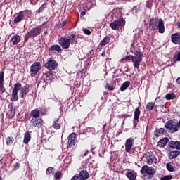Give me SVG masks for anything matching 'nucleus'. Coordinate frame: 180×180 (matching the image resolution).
Returning <instances> with one entry per match:
<instances>
[{
  "label": "nucleus",
  "instance_id": "16",
  "mask_svg": "<svg viewBox=\"0 0 180 180\" xmlns=\"http://www.w3.org/2000/svg\"><path fill=\"white\" fill-rule=\"evenodd\" d=\"M56 77L57 76L53 73V70H49L43 74V77L46 79V81H53L56 79Z\"/></svg>",
  "mask_w": 180,
  "mask_h": 180
},
{
  "label": "nucleus",
  "instance_id": "58",
  "mask_svg": "<svg viewBox=\"0 0 180 180\" xmlns=\"http://www.w3.org/2000/svg\"><path fill=\"white\" fill-rule=\"evenodd\" d=\"M29 1H30V4H33V1L34 0H28Z\"/></svg>",
  "mask_w": 180,
  "mask_h": 180
},
{
  "label": "nucleus",
  "instance_id": "29",
  "mask_svg": "<svg viewBox=\"0 0 180 180\" xmlns=\"http://www.w3.org/2000/svg\"><path fill=\"white\" fill-rule=\"evenodd\" d=\"M22 19H23V12L20 11L14 19V23H19V22H21Z\"/></svg>",
  "mask_w": 180,
  "mask_h": 180
},
{
  "label": "nucleus",
  "instance_id": "49",
  "mask_svg": "<svg viewBox=\"0 0 180 180\" xmlns=\"http://www.w3.org/2000/svg\"><path fill=\"white\" fill-rule=\"evenodd\" d=\"M84 34H87V36H89V34H91V30L86 29V28H83L82 29Z\"/></svg>",
  "mask_w": 180,
  "mask_h": 180
},
{
  "label": "nucleus",
  "instance_id": "4",
  "mask_svg": "<svg viewBox=\"0 0 180 180\" xmlns=\"http://www.w3.org/2000/svg\"><path fill=\"white\" fill-rule=\"evenodd\" d=\"M44 123V121L43 120V117L31 118L30 121V126L32 129H40V127H43Z\"/></svg>",
  "mask_w": 180,
  "mask_h": 180
},
{
  "label": "nucleus",
  "instance_id": "18",
  "mask_svg": "<svg viewBox=\"0 0 180 180\" xmlns=\"http://www.w3.org/2000/svg\"><path fill=\"white\" fill-rule=\"evenodd\" d=\"M168 146L172 150H180V141H170L168 143Z\"/></svg>",
  "mask_w": 180,
  "mask_h": 180
},
{
  "label": "nucleus",
  "instance_id": "34",
  "mask_svg": "<svg viewBox=\"0 0 180 180\" xmlns=\"http://www.w3.org/2000/svg\"><path fill=\"white\" fill-rule=\"evenodd\" d=\"M61 176H63V173L61 171H57L54 174V179L56 180L61 179Z\"/></svg>",
  "mask_w": 180,
  "mask_h": 180
},
{
  "label": "nucleus",
  "instance_id": "15",
  "mask_svg": "<svg viewBox=\"0 0 180 180\" xmlns=\"http://www.w3.org/2000/svg\"><path fill=\"white\" fill-rule=\"evenodd\" d=\"M40 33H41V28L34 27L27 32V36H30V37H36L39 36Z\"/></svg>",
  "mask_w": 180,
  "mask_h": 180
},
{
  "label": "nucleus",
  "instance_id": "33",
  "mask_svg": "<svg viewBox=\"0 0 180 180\" xmlns=\"http://www.w3.org/2000/svg\"><path fill=\"white\" fill-rule=\"evenodd\" d=\"M176 96L175 95L174 93H169V94L166 95L165 98L167 101H171V99H175Z\"/></svg>",
  "mask_w": 180,
  "mask_h": 180
},
{
  "label": "nucleus",
  "instance_id": "26",
  "mask_svg": "<svg viewBox=\"0 0 180 180\" xmlns=\"http://www.w3.org/2000/svg\"><path fill=\"white\" fill-rule=\"evenodd\" d=\"M129 86H130V82L126 81L122 84L121 87L120 88V91H121V92H123L126 91V89H127V88H129Z\"/></svg>",
  "mask_w": 180,
  "mask_h": 180
},
{
  "label": "nucleus",
  "instance_id": "7",
  "mask_svg": "<svg viewBox=\"0 0 180 180\" xmlns=\"http://www.w3.org/2000/svg\"><path fill=\"white\" fill-rule=\"evenodd\" d=\"M126 21L123 18H119L110 24V27L113 30H119V27L124 26Z\"/></svg>",
  "mask_w": 180,
  "mask_h": 180
},
{
  "label": "nucleus",
  "instance_id": "11",
  "mask_svg": "<svg viewBox=\"0 0 180 180\" xmlns=\"http://www.w3.org/2000/svg\"><path fill=\"white\" fill-rule=\"evenodd\" d=\"M78 141V135L75 132L71 133L68 136V146L74 147Z\"/></svg>",
  "mask_w": 180,
  "mask_h": 180
},
{
  "label": "nucleus",
  "instance_id": "59",
  "mask_svg": "<svg viewBox=\"0 0 180 180\" xmlns=\"http://www.w3.org/2000/svg\"><path fill=\"white\" fill-rule=\"evenodd\" d=\"M177 26H178V27H179V28H180V22H178Z\"/></svg>",
  "mask_w": 180,
  "mask_h": 180
},
{
  "label": "nucleus",
  "instance_id": "36",
  "mask_svg": "<svg viewBox=\"0 0 180 180\" xmlns=\"http://www.w3.org/2000/svg\"><path fill=\"white\" fill-rule=\"evenodd\" d=\"M174 61H180V51L175 52L174 56L173 58Z\"/></svg>",
  "mask_w": 180,
  "mask_h": 180
},
{
  "label": "nucleus",
  "instance_id": "35",
  "mask_svg": "<svg viewBox=\"0 0 180 180\" xmlns=\"http://www.w3.org/2000/svg\"><path fill=\"white\" fill-rule=\"evenodd\" d=\"M166 168L169 172H174V171H175V168L172 165L171 163H167Z\"/></svg>",
  "mask_w": 180,
  "mask_h": 180
},
{
  "label": "nucleus",
  "instance_id": "19",
  "mask_svg": "<svg viewBox=\"0 0 180 180\" xmlns=\"http://www.w3.org/2000/svg\"><path fill=\"white\" fill-rule=\"evenodd\" d=\"M40 115V110L37 108L31 110L30 112V116L32 117V119L41 117Z\"/></svg>",
  "mask_w": 180,
  "mask_h": 180
},
{
  "label": "nucleus",
  "instance_id": "50",
  "mask_svg": "<svg viewBox=\"0 0 180 180\" xmlns=\"http://www.w3.org/2000/svg\"><path fill=\"white\" fill-rule=\"evenodd\" d=\"M56 47V51H58V53H61L62 49L61 47H60V46H55Z\"/></svg>",
  "mask_w": 180,
  "mask_h": 180
},
{
  "label": "nucleus",
  "instance_id": "39",
  "mask_svg": "<svg viewBox=\"0 0 180 180\" xmlns=\"http://www.w3.org/2000/svg\"><path fill=\"white\" fill-rule=\"evenodd\" d=\"M105 89H108V91H115V86H113V84L107 83L105 85Z\"/></svg>",
  "mask_w": 180,
  "mask_h": 180
},
{
  "label": "nucleus",
  "instance_id": "20",
  "mask_svg": "<svg viewBox=\"0 0 180 180\" xmlns=\"http://www.w3.org/2000/svg\"><path fill=\"white\" fill-rule=\"evenodd\" d=\"M162 134H167V130L164 128L157 129L154 131V136L156 139H158L160 136H162Z\"/></svg>",
  "mask_w": 180,
  "mask_h": 180
},
{
  "label": "nucleus",
  "instance_id": "12",
  "mask_svg": "<svg viewBox=\"0 0 180 180\" xmlns=\"http://www.w3.org/2000/svg\"><path fill=\"white\" fill-rule=\"evenodd\" d=\"M146 162L148 164V165H151L153 162L154 164H157V159L155 158V156H154V153L153 152H149L146 154Z\"/></svg>",
  "mask_w": 180,
  "mask_h": 180
},
{
  "label": "nucleus",
  "instance_id": "2",
  "mask_svg": "<svg viewBox=\"0 0 180 180\" xmlns=\"http://www.w3.org/2000/svg\"><path fill=\"white\" fill-rule=\"evenodd\" d=\"M75 34H72L68 38H61L59 40V44L60 46H70V44H72V46H75L77 44L75 41Z\"/></svg>",
  "mask_w": 180,
  "mask_h": 180
},
{
  "label": "nucleus",
  "instance_id": "25",
  "mask_svg": "<svg viewBox=\"0 0 180 180\" xmlns=\"http://www.w3.org/2000/svg\"><path fill=\"white\" fill-rule=\"evenodd\" d=\"M172 41L174 44H179L180 42V35L178 34H174L172 35Z\"/></svg>",
  "mask_w": 180,
  "mask_h": 180
},
{
  "label": "nucleus",
  "instance_id": "62",
  "mask_svg": "<svg viewBox=\"0 0 180 180\" xmlns=\"http://www.w3.org/2000/svg\"><path fill=\"white\" fill-rule=\"evenodd\" d=\"M54 46H58V45H54Z\"/></svg>",
  "mask_w": 180,
  "mask_h": 180
},
{
  "label": "nucleus",
  "instance_id": "43",
  "mask_svg": "<svg viewBox=\"0 0 180 180\" xmlns=\"http://www.w3.org/2000/svg\"><path fill=\"white\" fill-rule=\"evenodd\" d=\"M53 171H54V167H48L46 170V175H50V174H53Z\"/></svg>",
  "mask_w": 180,
  "mask_h": 180
},
{
  "label": "nucleus",
  "instance_id": "17",
  "mask_svg": "<svg viewBox=\"0 0 180 180\" xmlns=\"http://www.w3.org/2000/svg\"><path fill=\"white\" fill-rule=\"evenodd\" d=\"M5 74L4 71L0 72V92L1 94H4L6 92V89L5 88V86H4V82H5V80L4 79V75Z\"/></svg>",
  "mask_w": 180,
  "mask_h": 180
},
{
  "label": "nucleus",
  "instance_id": "3",
  "mask_svg": "<svg viewBox=\"0 0 180 180\" xmlns=\"http://www.w3.org/2000/svg\"><path fill=\"white\" fill-rule=\"evenodd\" d=\"M134 55L132 58V63L134 68H140V63L143 60V53L140 51H135Z\"/></svg>",
  "mask_w": 180,
  "mask_h": 180
},
{
  "label": "nucleus",
  "instance_id": "13",
  "mask_svg": "<svg viewBox=\"0 0 180 180\" xmlns=\"http://www.w3.org/2000/svg\"><path fill=\"white\" fill-rule=\"evenodd\" d=\"M141 113V111L140 110V108H136L134 112V119H133V124H134V129H136L137 127V124H139V117H140V115Z\"/></svg>",
  "mask_w": 180,
  "mask_h": 180
},
{
  "label": "nucleus",
  "instance_id": "47",
  "mask_svg": "<svg viewBox=\"0 0 180 180\" xmlns=\"http://www.w3.org/2000/svg\"><path fill=\"white\" fill-rule=\"evenodd\" d=\"M172 179V175H167L161 178V180H171Z\"/></svg>",
  "mask_w": 180,
  "mask_h": 180
},
{
  "label": "nucleus",
  "instance_id": "30",
  "mask_svg": "<svg viewBox=\"0 0 180 180\" xmlns=\"http://www.w3.org/2000/svg\"><path fill=\"white\" fill-rule=\"evenodd\" d=\"M11 41L13 42V44H18V43L20 42V36L15 35L12 37Z\"/></svg>",
  "mask_w": 180,
  "mask_h": 180
},
{
  "label": "nucleus",
  "instance_id": "41",
  "mask_svg": "<svg viewBox=\"0 0 180 180\" xmlns=\"http://www.w3.org/2000/svg\"><path fill=\"white\" fill-rule=\"evenodd\" d=\"M139 39H137V35L135 34L133 40V43L131 44V46H137L139 45Z\"/></svg>",
  "mask_w": 180,
  "mask_h": 180
},
{
  "label": "nucleus",
  "instance_id": "40",
  "mask_svg": "<svg viewBox=\"0 0 180 180\" xmlns=\"http://www.w3.org/2000/svg\"><path fill=\"white\" fill-rule=\"evenodd\" d=\"M146 174L148 175H154V174H155V170L153 169V167H148Z\"/></svg>",
  "mask_w": 180,
  "mask_h": 180
},
{
  "label": "nucleus",
  "instance_id": "61",
  "mask_svg": "<svg viewBox=\"0 0 180 180\" xmlns=\"http://www.w3.org/2000/svg\"><path fill=\"white\" fill-rule=\"evenodd\" d=\"M139 106H141V103H139Z\"/></svg>",
  "mask_w": 180,
  "mask_h": 180
},
{
  "label": "nucleus",
  "instance_id": "1",
  "mask_svg": "<svg viewBox=\"0 0 180 180\" xmlns=\"http://www.w3.org/2000/svg\"><path fill=\"white\" fill-rule=\"evenodd\" d=\"M150 30H159V33H164L165 32V27L164 26V21L162 19H151L149 24Z\"/></svg>",
  "mask_w": 180,
  "mask_h": 180
},
{
  "label": "nucleus",
  "instance_id": "56",
  "mask_svg": "<svg viewBox=\"0 0 180 180\" xmlns=\"http://www.w3.org/2000/svg\"><path fill=\"white\" fill-rule=\"evenodd\" d=\"M63 49H68L70 46H62Z\"/></svg>",
  "mask_w": 180,
  "mask_h": 180
},
{
  "label": "nucleus",
  "instance_id": "60",
  "mask_svg": "<svg viewBox=\"0 0 180 180\" xmlns=\"http://www.w3.org/2000/svg\"><path fill=\"white\" fill-rule=\"evenodd\" d=\"M0 180H2V176L0 175Z\"/></svg>",
  "mask_w": 180,
  "mask_h": 180
},
{
  "label": "nucleus",
  "instance_id": "24",
  "mask_svg": "<svg viewBox=\"0 0 180 180\" xmlns=\"http://www.w3.org/2000/svg\"><path fill=\"white\" fill-rule=\"evenodd\" d=\"M52 127L55 129V130H60L61 129V123H60V119H56L53 121Z\"/></svg>",
  "mask_w": 180,
  "mask_h": 180
},
{
  "label": "nucleus",
  "instance_id": "14",
  "mask_svg": "<svg viewBox=\"0 0 180 180\" xmlns=\"http://www.w3.org/2000/svg\"><path fill=\"white\" fill-rule=\"evenodd\" d=\"M133 146H134V139L132 137L128 138L125 141L126 153H130L131 151V148H133Z\"/></svg>",
  "mask_w": 180,
  "mask_h": 180
},
{
  "label": "nucleus",
  "instance_id": "9",
  "mask_svg": "<svg viewBox=\"0 0 180 180\" xmlns=\"http://www.w3.org/2000/svg\"><path fill=\"white\" fill-rule=\"evenodd\" d=\"M89 178V173L86 170H81L79 174H75L71 180H86Z\"/></svg>",
  "mask_w": 180,
  "mask_h": 180
},
{
  "label": "nucleus",
  "instance_id": "53",
  "mask_svg": "<svg viewBox=\"0 0 180 180\" xmlns=\"http://www.w3.org/2000/svg\"><path fill=\"white\" fill-rule=\"evenodd\" d=\"M80 15L81 16H85V15H86V12L82 11Z\"/></svg>",
  "mask_w": 180,
  "mask_h": 180
},
{
  "label": "nucleus",
  "instance_id": "31",
  "mask_svg": "<svg viewBox=\"0 0 180 180\" xmlns=\"http://www.w3.org/2000/svg\"><path fill=\"white\" fill-rule=\"evenodd\" d=\"M110 43V37H105L101 42V46H106Z\"/></svg>",
  "mask_w": 180,
  "mask_h": 180
},
{
  "label": "nucleus",
  "instance_id": "51",
  "mask_svg": "<svg viewBox=\"0 0 180 180\" xmlns=\"http://www.w3.org/2000/svg\"><path fill=\"white\" fill-rule=\"evenodd\" d=\"M56 51V46H51L49 48V51Z\"/></svg>",
  "mask_w": 180,
  "mask_h": 180
},
{
  "label": "nucleus",
  "instance_id": "52",
  "mask_svg": "<svg viewBox=\"0 0 180 180\" xmlns=\"http://www.w3.org/2000/svg\"><path fill=\"white\" fill-rule=\"evenodd\" d=\"M67 25V21H63L62 23H60V27H64Z\"/></svg>",
  "mask_w": 180,
  "mask_h": 180
},
{
  "label": "nucleus",
  "instance_id": "44",
  "mask_svg": "<svg viewBox=\"0 0 180 180\" xmlns=\"http://www.w3.org/2000/svg\"><path fill=\"white\" fill-rule=\"evenodd\" d=\"M47 6L46 4H43L39 10L37 11V13H41V12H43V11H44V9H46V6Z\"/></svg>",
  "mask_w": 180,
  "mask_h": 180
},
{
  "label": "nucleus",
  "instance_id": "37",
  "mask_svg": "<svg viewBox=\"0 0 180 180\" xmlns=\"http://www.w3.org/2000/svg\"><path fill=\"white\" fill-rule=\"evenodd\" d=\"M133 55H129L125 56L124 58H121V61L123 63V61H130L133 60Z\"/></svg>",
  "mask_w": 180,
  "mask_h": 180
},
{
  "label": "nucleus",
  "instance_id": "46",
  "mask_svg": "<svg viewBox=\"0 0 180 180\" xmlns=\"http://www.w3.org/2000/svg\"><path fill=\"white\" fill-rule=\"evenodd\" d=\"M91 64H92V61H91L89 59H87L84 63V65L86 68H89V67H91Z\"/></svg>",
  "mask_w": 180,
  "mask_h": 180
},
{
  "label": "nucleus",
  "instance_id": "10",
  "mask_svg": "<svg viewBox=\"0 0 180 180\" xmlns=\"http://www.w3.org/2000/svg\"><path fill=\"white\" fill-rule=\"evenodd\" d=\"M19 96L21 99H23L25 96H27V94L30 92V85L26 84L23 87L22 86V84H20V87L19 89Z\"/></svg>",
  "mask_w": 180,
  "mask_h": 180
},
{
  "label": "nucleus",
  "instance_id": "45",
  "mask_svg": "<svg viewBox=\"0 0 180 180\" xmlns=\"http://www.w3.org/2000/svg\"><path fill=\"white\" fill-rule=\"evenodd\" d=\"M86 134L85 133H80L79 134V140H86Z\"/></svg>",
  "mask_w": 180,
  "mask_h": 180
},
{
  "label": "nucleus",
  "instance_id": "6",
  "mask_svg": "<svg viewBox=\"0 0 180 180\" xmlns=\"http://www.w3.org/2000/svg\"><path fill=\"white\" fill-rule=\"evenodd\" d=\"M44 67L49 70V71H53V70H56L58 67V63L56 60L52 58H49L47 60V62L45 63Z\"/></svg>",
  "mask_w": 180,
  "mask_h": 180
},
{
  "label": "nucleus",
  "instance_id": "38",
  "mask_svg": "<svg viewBox=\"0 0 180 180\" xmlns=\"http://www.w3.org/2000/svg\"><path fill=\"white\" fill-rule=\"evenodd\" d=\"M13 141H14V139L13 136H8L6 138V143L7 146H11V144H12Z\"/></svg>",
  "mask_w": 180,
  "mask_h": 180
},
{
  "label": "nucleus",
  "instance_id": "8",
  "mask_svg": "<svg viewBox=\"0 0 180 180\" xmlns=\"http://www.w3.org/2000/svg\"><path fill=\"white\" fill-rule=\"evenodd\" d=\"M20 83L18 82L14 84V87L12 91L11 101L12 102H16L19 99V96H18V92L20 89Z\"/></svg>",
  "mask_w": 180,
  "mask_h": 180
},
{
  "label": "nucleus",
  "instance_id": "21",
  "mask_svg": "<svg viewBox=\"0 0 180 180\" xmlns=\"http://www.w3.org/2000/svg\"><path fill=\"white\" fill-rule=\"evenodd\" d=\"M168 141H169V139L167 137L162 138L158 142L157 147H164L167 146Z\"/></svg>",
  "mask_w": 180,
  "mask_h": 180
},
{
  "label": "nucleus",
  "instance_id": "23",
  "mask_svg": "<svg viewBox=\"0 0 180 180\" xmlns=\"http://www.w3.org/2000/svg\"><path fill=\"white\" fill-rule=\"evenodd\" d=\"M180 151L179 150H172L169 153V160H174V158H176L178 155H179Z\"/></svg>",
  "mask_w": 180,
  "mask_h": 180
},
{
  "label": "nucleus",
  "instance_id": "32",
  "mask_svg": "<svg viewBox=\"0 0 180 180\" xmlns=\"http://www.w3.org/2000/svg\"><path fill=\"white\" fill-rule=\"evenodd\" d=\"M16 113V110L15 109V107L12 106L10 108V114L8 115L9 119H12L13 117H15V115Z\"/></svg>",
  "mask_w": 180,
  "mask_h": 180
},
{
  "label": "nucleus",
  "instance_id": "28",
  "mask_svg": "<svg viewBox=\"0 0 180 180\" xmlns=\"http://www.w3.org/2000/svg\"><path fill=\"white\" fill-rule=\"evenodd\" d=\"M155 106V103L153 102H149L146 104V112H151L153 109H154V107Z\"/></svg>",
  "mask_w": 180,
  "mask_h": 180
},
{
  "label": "nucleus",
  "instance_id": "42",
  "mask_svg": "<svg viewBox=\"0 0 180 180\" xmlns=\"http://www.w3.org/2000/svg\"><path fill=\"white\" fill-rule=\"evenodd\" d=\"M148 167L147 165H144L142 167L141 169V174H147V171L148 170Z\"/></svg>",
  "mask_w": 180,
  "mask_h": 180
},
{
  "label": "nucleus",
  "instance_id": "27",
  "mask_svg": "<svg viewBox=\"0 0 180 180\" xmlns=\"http://www.w3.org/2000/svg\"><path fill=\"white\" fill-rule=\"evenodd\" d=\"M126 176L130 180H136V178H137V174L128 172L126 173Z\"/></svg>",
  "mask_w": 180,
  "mask_h": 180
},
{
  "label": "nucleus",
  "instance_id": "48",
  "mask_svg": "<svg viewBox=\"0 0 180 180\" xmlns=\"http://www.w3.org/2000/svg\"><path fill=\"white\" fill-rule=\"evenodd\" d=\"M19 168H20V165L18 162H16L14 165H13V171H16L18 169H19Z\"/></svg>",
  "mask_w": 180,
  "mask_h": 180
},
{
  "label": "nucleus",
  "instance_id": "57",
  "mask_svg": "<svg viewBox=\"0 0 180 180\" xmlns=\"http://www.w3.org/2000/svg\"><path fill=\"white\" fill-rule=\"evenodd\" d=\"M101 56H102V57H105V51L102 53Z\"/></svg>",
  "mask_w": 180,
  "mask_h": 180
},
{
  "label": "nucleus",
  "instance_id": "54",
  "mask_svg": "<svg viewBox=\"0 0 180 180\" xmlns=\"http://www.w3.org/2000/svg\"><path fill=\"white\" fill-rule=\"evenodd\" d=\"M88 153H89V150H86L85 153L83 154V157L86 156Z\"/></svg>",
  "mask_w": 180,
  "mask_h": 180
},
{
  "label": "nucleus",
  "instance_id": "5",
  "mask_svg": "<svg viewBox=\"0 0 180 180\" xmlns=\"http://www.w3.org/2000/svg\"><path fill=\"white\" fill-rule=\"evenodd\" d=\"M41 70V63L40 62H34L31 66H30V75L33 78L37 75L39 72Z\"/></svg>",
  "mask_w": 180,
  "mask_h": 180
},
{
  "label": "nucleus",
  "instance_id": "22",
  "mask_svg": "<svg viewBox=\"0 0 180 180\" xmlns=\"http://www.w3.org/2000/svg\"><path fill=\"white\" fill-rule=\"evenodd\" d=\"M32 140V135L30 134V132L27 131L24 134V139L23 143L24 144H29V141Z\"/></svg>",
  "mask_w": 180,
  "mask_h": 180
},
{
  "label": "nucleus",
  "instance_id": "55",
  "mask_svg": "<svg viewBox=\"0 0 180 180\" xmlns=\"http://www.w3.org/2000/svg\"><path fill=\"white\" fill-rule=\"evenodd\" d=\"M177 84H180V77L176 79Z\"/></svg>",
  "mask_w": 180,
  "mask_h": 180
}]
</instances>
